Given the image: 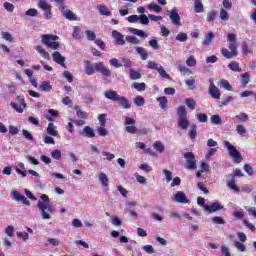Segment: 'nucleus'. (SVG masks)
<instances>
[{
	"instance_id": "nucleus-1",
	"label": "nucleus",
	"mask_w": 256,
	"mask_h": 256,
	"mask_svg": "<svg viewBox=\"0 0 256 256\" xmlns=\"http://www.w3.org/2000/svg\"><path fill=\"white\" fill-rule=\"evenodd\" d=\"M40 199L41 200L37 203L40 216L44 221H49L51 219V215H53V206L49 203V196L42 194Z\"/></svg>"
},
{
	"instance_id": "nucleus-2",
	"label": "nucleus",
	"mask_w": 256,
	"mask_h": 256,
	"mask_svg": "<svg viewBox=\"0 0 256 256\" xmlns=\"http://www.w3.org/2000/svg\"><path fill=\"white\" fill-rule=\"evenodd\" d=\"M227 39L229 41L228 48H222L221 49V55L225 57V59H233L234 57H237L239 55V52L237 51V35L233 33H229L227 35Z\"/></svg>"
},
{
	"instance_id": "nucleus-3",
	"label": "nucleus",
	"mask_w": 256,
	"mask_h": 256,
	"mask_svg": "<svg viewBox=\"0 0 256 256\" xmlns=\"http://www.w3.org/2000/svg\"><path fill=\"white\" fill-rule=\"evenodd\" d=\"M41 43L48 47V49H52L53 51H57L59 49L60 44L58 41L59 36L53 34H43L41 36Z\"/></svg>"
},
{
	"instance_id": "nucleus-4",
	"label": "nucleus",
	"mask_w": 256,
	"mask_h": 256,
	"mask_svg": "<svg viewBox=\"0 0 256 256\" xmlns=\"http://www.w3.org/2000/svg\"><path fill=\"white\" fill-rule=\"evenodd\" d=\"M177 115L178 127H180V129H183L184 131H187V129H189V119H187V109L185 108V106H179L177 110Z\"/></svg>"
},
{
	"instance_id": "nucleus-5",
	"label": "nucleus",
	"mask_w": 256,
	"mask_h": 256,
	"mask_svg": "<svg viewBox=\"0 0 256 256\" xmlns=\"http://www.w3.org/2000/svg\"><path fill=\"white\" fill-rule=\"evenodd\" d=\"M236 177H243V172L241 171V169H235L233 171V173L231 174V180H229L226 185L228 189H231L232 191H234L235 193H239V191H241V188H239V186H237V184H235L236 182Z\"/></svg>"
},
{
	"instance_id": "nucleus-6",
	"label": "nucleus",
	"mask_w": 256,
	"mask_h": 256,
	"mask_svg": "<svg viewBox=\"0 0 256 256\" xmlns=\"http://www.w3.org/2000/svg\"><path fill=\"white\" fill-rule=\"evenodd\" d=\"M224 147H226V149L229 152V155L232 157L234 161H237L238 163L242 161L243 158L241 157V153L237 151V148H235V146L231 145V142L225 140Z\"/></svg>"
},
{
	"instance_id": "nucleus-7",
	"label": "nucleus",
	"mask_w": 256,
	"mask_h": 256,
	"mask_svg": "<svg viewBox=\"0 0 256 256\" xmlns=\"http://www.w3.org/2000/svg\"><path fill=\"white\" fill-rule=\"evenodd\" d=\"M38 7L39 9H42V11H44L45 19L53 18V12H51V9H53V7L49 3H47L46 0H39Z\"/></svg>"
},
{
	"instance_id": "nucleus-8",
	"label": "nucleus",
	"mask_w": 256,
	"mask_h": 256,
	"mask_svg": "<svg viewBox=\"0 0 256 256\" xmlns=\"http://www.w3.org/2000/svg\"><path fill=\"white\" fill-rule=\"evenodd\" d=\"M184 159H186L185 168L189 170L197 169V161L195 160V155L192 152H185Z\"/></svg>"
},
{
	"instance_id": "nucleus-9",
	"label": "nucleus",
	"mask_w": 256,
	"mask_h": 256,
	"mask_svg": "<svg viewBox=\"0 0 256 256\" xmlns=\"http://www.w3.org/2000/svg\"><path fill=\"white\" fill-rule=\"evenodd\" d=\"M10 195H11L12 199H14V201H18V202L20 201L24 205H27V207H29L31 205V202H29V200H27V197H25L24 195H21V193H19V191L12 190L10 192Z\"/></svg>"
},
{
	"instance_id": "nucleus-10",
	"label": "nucleus",
	"mask_w": 256,
	"mask_h": 256,
	"mask_svg": "<svg viewBox=\"0 0 256 256\" xmlns=\"http://www.w3.org/2000/svg\"><path fill=\"white\" fill-rule=\"evenodd\" d=\"M168 15L173 25H181V16H179V10H177V8H172L170 11H168Z\"/></svg>"
},
{
	"instance_id": "nucleus-11",
	"label": "nucleus",
	"mask_w": 256,
	"mask_h": 256,
	"mask_svg": "<svg viewBox=\"0 0 256 256\" xmlns=\"http://www.w3.org/2000/svg\"><path fill=\"white\" fill-rule=\"evenodd\" d=\"M223 209V205L219 202H214L212 204L204 205V211L206 213H215L217 211H221Z\"/></svg>"
},
{
	"instance_id": "nucleus-12",
	"label": "nucleus",
	"mask_w": 256,
	"mask_h": 256,
	"mask_svg": "<svg viewBox=\"0 0 256 256\" xmlns=\"http://www.w3.org/2000/svg\"><path fill=\"white\" fill-rule=\"evenodd\" d=\"M172 199L173 201H175L176 203H189V199H187V195H185L183 192L178 191L176 193L172 194Z\"/></svg>"
},
{
	"instance_id": "nucleus-13",
	"label": "nucleus",
	"mask_w": 256,
	"mask_h": 256,
	"mask_svg": "<svg viewBox=\"0 0 256 256\" xmlns=\"http://www.w3.org/2000/svg\"><path fill=\"white\" fill-rule=\"evenodd\" d=\"M209 94L213 99H221V93L219 92V88L215 86L213 80L210 79V86H209Z\"/></svg>"
},
{
	"instance_id": "nucleus-14",
	"label": "nucleus",
	"mask_w": 256,
	"mask_h": 256,
	"mask_svg": "<svg viewBox=\"0 0 256 256\" xmlns=\"http://www.w3.org/2000/svg\"><path fill=\"white\" fill-rule=\"evenodd\" d=\"M104 97L115 103L119 100V97H121V95H119V93H117V91L115 90H106L104 92Z\"/></svg>"
},
{
	"instance_id": "nucleus-15",
	"label": "nucleus",
	"mask_w": 256,
	"mask_h": 256,
	"mask_svg": "<svg viewBox=\"0 0 256 256\" xmlns=\"http://www.w3.org/2000/svg\"><path fill=\"white\" fill-rule=\"evenodd\" d=\"M213 39H215V33H213V31H208L205 34V38L202 41V45L204 47H209V45H211V43H213Z\"/></svg>"
},
{
	"instance_id": "nucleus-16",
	"label": "nucleus",
	"mask_w": 256,
	"mask_h": 256,
	"mask_svg": "<svg viewBox=\"0 0 256 256\" xmlns=\"http://www.w3.org/2000/svg\"><path fill=\"white\" fill-rule=\"evenodd\" d=\"M10 107H12V109L17 111V113H23V109H25V107H27V104L25 103V99H21L20 104L11 102Z\"/></svg>"
},
{
	"instance_id": "nucleus-17",
	"label": "nucleus",
	"mask_w": 256,
	"mask_h": 256,
	"mask_svg": "<svg viewBox=\"0 0 256 256\" xmlns=\"http://www.w3.org/2000/svg\"><path fill=\"white\" fill-rule=\"evenodd\" d=\"M112 36L116 41V45H125V38L119 31L113 30Z\"/></svg>"
},
{
	"instance_id": "nucleus-18",
	"label": "nucleus",
	"mask_w": 256,
	"mask_h": 256,
	"mask_svg": "<svg viewBox=\"0 0 256 256\" xmlns=\"http://www.w3.org/2000/svg\"><path fill=\"white\" fill-rule=\"evenodd\" d=\"M52 59L58 65H65V57H63V55H61V53L59 51H55L52 54Z\"/></svg>"
},
{
	"instance_id": "nucleus-19",
	"label": "nucleus",
	"mask_w": 256,
	"mask_h": 256,
	"mask_svg": "<svg viewBox=\"0 0 256 256\" xmlns=\"http://www.w3.org/2000/svg\"><path fill=\"white\" fill-rule=\"evenodd\" d=\"M96 71L104 77H111V70L105 65H96Z\"/></svg>"
},
{
	"instance_id": "nucleus-20",
	"label": "nucleus",
	"mask_w": 256,
	"mask_h": 256,
	"mask_svg": "<svg viewBox=\"0 0 256 256\" xmlns=\"http://www.w3.org/2000/svg\"><path fill=\"white\" fill-rule=\"evenodd\" d=\"M116 102L120 105L122 109H131V104H129V100L124 96H120L118 98V101Z\"/></svg>"
},
{
	"instance_id": "nucleus-21",
	"label": "nucleus",
	"mask_w": 256,
	"mask_h": 256,
	"mask_svg": "<svg viewBox=\"0 0 256 256\" xmlns=\"http://www.w3.org/2000/svg\"><path fill=\"white\" fill-rule=\"evenodd\" d=\"M148 69H157L159 75H161L164 79H171V77H169V74H167L165 69H163V66L157 68V65H149Z\"/></svg>"
},
{
	"instance_id": "nucleus-22",
	"label": "nucleus",
	"mask_w": 256,
	"mask_h": 256,
	"mask_svg": "<svg viewBox=\"0 0 256 256\" xmlns=\"http://www.w3.org/2000/svg\"><path fill=\"white\" fill-rule=\"evenodd\" d=\"M35 50L37 51V53H39V55H41V57H43V59H47V60L51 59L49 52H47V50H45L43 46L38 45L35 47Z\"/></svg>"
},
{
	"instance_id": "nucleus-23",
	"label": "nucleus",
	"mask_w": 256,
	"mask_h": 256,
	"mask_svg": "<svg viewBox=\"0 0 256 256\" xmlns=\"http://www.w3.org/2000/svg\"><path fill=\"white\" fill-rule=\"evenodd\" d=\"M47 133L48 135H51L52 137H58L59 132L57 131V126L50 122L47 127Z\"/></svg>"
},
{
	"instance_id": "nucleus-24",
	"label": "nucleus",
	"mask_w": 256,
	"mask_h": 256,
	"mask_svg": "<svg viewBox=\"0 0 256 256\" xmlns=\"http://www.w3.org/2000/svg\"><path fill=\"white\" fill-rule=\"evenodd\" d=\"M194 11L195 13H203L205 11L203 2H201V0H194Z\"/></svg>"
},
{
	"instance_id": "nucleus-25",
	"label": "nucleus",
	"mask_w": 256,
	"mask_h": 256,
	"mask_svg": "<svg viewBox=\"0 0 256 256\" xmlns=\"http://www.w3.org/2000/svg\"><path fill=\"white\" fill-rule=\"evenodd\" d=\"M63 16L65 19H68V21H77V15H75V13H73L71 10L63 12Z\"/></svg>"
},
{
	"instance_id": "nucleus-26",
	"label": "nucleus",
	"mask_w": 256,
	"mask_h": 256,
	"mask_svg": "<svg viewBox=\"0 0 256 256\" xmlns=\"http://www.w3.org/2000/svg\"><path fill=\"white\" fill-rule=\"evenodd\" d=\"M189 138L194 141V139H197V125H192L188 131Z\"/></svg>"
},
{
	"instance_id": "nucleus-27",
	"label": "nucleus",
	"mask_w": 256,
	"mask_h": 256,
	"mask_svg": "<svg viewBox=\"0 0 256 256\" xmlns=\"http://www.w3.org/2000/svg\"><path fill=\"white\" fill-rule=\"evenodd\" d=\"M98 179L102 183L103 187H109V178L107 177V174L103 172L100 173Z\"/></svg>"
},
{
	"instance_id": "nucleus-28",
	"label": "nucleus",
	"mask_w": 256,
	"mask_h": 256,
	"mask_svg": "<svg viewBox=\"0 0 256 256\" xmlns=\"http://www.w3.org/2000/svg\"><path fill=\"white\" fill-rule=\"evenodd\" d=\"M136 51H137V53H139V55L143 61H147V58L149 57V55L147 54V50H145V48L137 47Z\"/></svg>"
},
{
	"instance_id": "nucleus-29",
	"label": "nucleus",
	"mask_w": 256,
	"mask_h": 256,
	"mask_svg": "<svg viewBox=\"0 0 256 256\" xmlns=\"http://www.w3.org/2000/svg\"><path fill=\"white\" fill-rule=\"evenodd\" d=\"M215 19H217V11L212 10L207 13L206 21L208 23H213V21H215Z\"/></svg>"
},
{
	"instance_id": "nucleus-30",
	"label": "nucleus",
	"mask_w": 256,
	"mask_h": 256,
	"mask_svg": "<svg viewBox=\"0 0 256 256\" xmlns=\"http://www.w3.org/2000/svg\"><path fill=\"white\" fill-rule=\"evenodd\" d=\"M153 147L158 153H163L165 151V145H163L161 141L154 142Z\"/></svg>"
},
{
	"instance_id": "nucleus-31",
	"label": "nucleus",
	"mask_w": 256,
	"mask_h": 256,
	"mask_svg": "<svg viewBox=\"0 0 256 256\" xmlns=\"http://www.w3.org/2000/svg\"><path fill=\"white\" fill-rule=\"evenodd\" d=\"M130 79L132 81H137V79H141V73L136 71L135 69H130Z\"/></svg>"
},
{
	"instance_id": "nucleus-32",
	"label": "nucleus",
	"mask_w": 256,
	"mask_h": 256,
	"mask_svg": "<svg viewBox=\"0 0 256 256\" xmlns=\"http://www.w3.org/2000/svg\"><path fill=\"white\" fill-rule=\"evenodd\" d=\"M185 105H187L188 109H191L193 111L197 105V102L193 98H187L185 100Z\"/></svg>"
},
{
	"instance_id": "nucleus-33",
	"label": "nucleus",
	"mask_w": 256,
	"mask_h": 256,
	"mask_svg": "<svg viewBox=\"0 0 256 256\" xmlns=\"http://www.w3.org/2000/svg\"><path fill=\"white\" fill-rule=\"evenodd\" d=\"M48 113L49 115L45 116V119H47V121H53V117H59V112H57L56 110L49 109Z\"/></svg>"
},
{
	"instance_id": "nucleus-34",
	"label": "nucleus",
	"mask_w": 256,
	"mask_h": 256,
	"mask_svg": "<svg viewBox=\"0 0 256 256\" xmlns=\"http://www.w3.org/2000/svg\"><path fill=\"white\" fill-rule=\"evenodd\" d=\"M83 132L86 135V137H90V138L95 137V131H93V128H91L89 126H85L83 128Z\"/></svg>"
},
{
	"instance_id": "nucleus-35",
	"label": "nucleus",
	"mask_w": 256,
	"mask_h": 256,
	"mask_svg": "<svg viewBox=\"0 0 256 256\" xmlns=\"http://www.w3.org/2000/svg\"><path fill=\"white\" fill-rule=\"evenodd\" d=\"M100 15H105L106 17H111V12L107 10V6L105 5H100L98 7Z\"/></svg>"
},
{
	"instance_id": "nucleus-36",
	"label": "nucleus",
	"mask_w": 256,
	"mask_h": 256,
	"mask_svg": "<svg viewBox=\"0 0 256 256\" xmlns=\"http://www.w3.org/2000/svg\"><path fill=\"white\" fill-rule=\"evenodd\" d=\"M72 37H74V39H81V27L79 26H75L73 28V33H72Z\"/></svg>"
},
{
	"instance_id": "nucleus-37",
	"label": "nucleus",
	"mask_w": 256,
	"mask_h": 256,
	"mask_svg": "<svg viewBox=\"0 0 256 256\" xmlns=\"http://www.w3.org/2000/svg\"><path fill=\"white\" fill-rule=\"evenodd\" d=\"M134 105H136V107H143V105H145V98L137 96L134 98Z\"/></svg>"
},
{
	"instance_id": "nucleus-38",
	"label": "nucleus",
	"mask_w": 256,
	"mask_h": 256,
	"mask_svg": "<svg viewBox=\"0 0 256 256\" xmlns=\"http://www.w3.org/2000/svg\"><path fill=\"white\" fill-rule=\"evenodd\" d=\"M236 131L238 133V135H241L242 137H245V135L247 134V129H245V126L238 124L236 126Z\"/></svg>"
},
{
	"instance_id": "nucleus-39",
	"label": "nucleus",
	"mask_w": 256,
	"mask_h": 256,
	"mask_svg": "<svg viewBox=\"0 0 256 256\" xmlns=\"http://www.w3.org/2000/svg\"><path fill=\"white\" fill-rule=\"evenodd\" d=\"M40 89L41 91L49 92L51 91V89H53V87L51 86V84H49V82L43 81L40 85Z\"/></svg>"
},
{
	"instance_id": "nucleus-40",
	"label": "nucleus",
	"mask_w": 256,
	"mask_h": 256,
	"mask_svg": "<svg viewBox=\"0 0 256 256\" xmlns=\"http://www.w3.org/2000/svg\"><path fill=\"white\" fill-rule=\"evenodd\" d=\"M133 89H136V91H145V83H139V82H135L132 84Z\"/></svg>"
},
{
	"instance_id": "nucleus-41",
	"label": "nucleus",
	"mask_w": 256,
	"mask_h": 256,
	"mask_svg": "<svg viewBox=\"0 0 256 256\" xmlns=\"http://www.w3.org/2000/svg\"><path fill=\"white\" fill-rule=\"evenodd\" d=\"M85 35H86L88 41H95V39H97V35L95 34V32H93L91 30H86Z\"/></svg>"
},
{
	"instance_id": "nucleus-42",
	"label": "nucleus",
	"mask_w": 256,
	"mask_h": 256,
	"mask_svg": "<svg viewBox=\"0 0 256 256\" xmlns=\"http://www.w3.org/2000/svg\"><path fill=\"white\" fill-rule=\"evenodd\" d=\"M84 71L86 75H93L95 71H97L96 66L94 67L93 65H86L84 68Z\"/></svg>"
},
{
	"instance_id": "nucleus-43",
	"label": "nucleus",
	"mask_w": 256,
	"mask_h": 256,
	"mask_svg": "<svg viewBox=\"0 0 256 256\" xmlns=\"http://www.w3.org/2000/svg\"><path fill=\"white\" fill-rule=\"evenodd\" d=\"M234 247H236V249L238 251H241L242 253H245V251H247V247L245 246V244L239 242V241H236L234 243Z\"/></svg>"
},
{
	"instance_id": "nucleus-44",
	"label": "nucleus",
	"mask_w": 256,
	"mask_h": 256,
	"mask_svg": "<svg viewBox=\"0 0 256 256\" xmlns=\"http://www.w3.org/2000/svg\"><path fill=\"white\" fill-rule=\"evenodd\" d=\"M131 33H133V35H137L138 37H147V34H145L143 30L137 28H132Z\"/></svg>"
},
{
	"instance_id": "nucleus-45",
	"label": "nucleus",
	"mask_w": 256,
	"mask_h": 256,
	"mask_svg": "<svg viewBox=\"0 0 256 256\" xmlns=\"http://www.w3.org/2000/svg\"><path fill=\"white\" fill-rule=\"evenodd\" d=\"M157 101L159 102L161 109H166V107H167V97H165V96L158 97Z\"/></svg>"
},
{
	"instance_id": "nucleus-46",
	"label": "nucleus",
	"mask_w": 256,
	"mask_h": 256,
	"mask_svg": "<svg viewBox=\"0 0 256 256\" xmlns=\"http://www.w3.org/2000/svg\"><path fill=\"white\" fill-rule=\"evenodd\" d=\"M3 7L6 9V11H8V13H13V11H15V5L10 2H5Z\"/></svg>"
},
{
	"instance_id": "nucleus-47",
	"label": "nucleus",
	"mask_w": 256,
	"mask_h": 256,
	"mask_svg": "<svg viewBox=\"0 0 256 256\" xmlns=\"http://www.w3.org/2000/svg\"><path fill=\"white\" fill-rule=\"evenodd\" d=\"M212 223L215 225H225V220L222 217L215 216L212 218Z\"/></svg>"
},
{
	"instance_id": "nucleus-48",
	"label": "nucleus",
	"mask_w": 256,
	"mask_h": 256,
	"mask_svg": "<svg viewBox=\"0 0 256 256\" xmlns=\"http://www.w3.org/2000/svg\"><path fill=\"white\" fill-rule=\"evenodd\" d=\"M163 174L165 175L167 183H171V181H173V173H171V171L165 169L163 170Z\"/></svg>"
},
{
	"instance_id": "nucleus-49",
	"label": "nucleus",
	"mask_w": 256,
	"mask_h": 256,
	"mask_svg": "<svg viewBox=\"0 0 256 256\" xmlns=\"http://www.w3.org/2000/svg\"><path fill=\"white\" fill-rule=\"evenodd\" d=\"M210 120L213 125H221V117L219 115H212Z\"/></svg>"
},
{
	"instance_id": "nucleus-50",
	"label": "nucleus",
	"mask_w": 256,
	"mask_h": 256,
	"mask_svg": "<svg viewBox=\"0 0 256 256\" xmlns=\"http://www.w3.org/2000/svg\"><path fill=\"white\" fill-rule=\"evenodd\" d=\"M220 19L222 21H229V13L225 9H221L220 11Z\"/></svg>"
},
{
	"instance_id": "nucleus-51",
	"label": "nucleus",
	"mask_w": 256,
	"mask_h": 256,
	"mask_svg": "<svg viewBox=\"0 0 256 256\" xmlns=\"http://www.w3.org/2000/svg\"><path fill=\"white\" fill-rule=\"evenodd\" d=\"M126 41L132 43L133 45H139V39L135 36H127Z\"/></svg>"
},
{
	"instance_id": "nucleus-52",
	"label": "nucleus",
	"mask_w": 256,
	"mask_h": 256,
	"mask_svg": "<svg viewBox=\"0 0 256 256\" xmlns=\"http://www.w3.org/2000/svg\"><path fill=\"white\" fill-rule=\"evenodd\" d=\"M139 21L141 25H149V17H147L145 14L139 16Z\"/></svg>"
},
{
	"instance_id": "nucleus-53",
	"label": "nucleus",
	"mask_w": 256,
	"mask_h": 256,
	"mask_svg": "<svg viewBox=\"0 0 256 256\" xmlns=\"http://www.w3.org/2000/svg\"><path fill=\"white\" fill-rule=\"evenodd\" d=\"M233 217H235L236 219H243V217H245V213L243 212V209L234 211Z\"/></svg>"
},
{
	"instance_id": "nucleus-54",
	"label": "nucleus",
	"mask_w": 256,
	"mask_h": 256,
	"mask_svg": "<svg viewBox=\"0 0 256 256\" xmlns=\"http://www.w3.org/2000/svg\"><path fill=\"white\" fill-rule=\"evenodd\" d=\"M242 53L244 55H249V53H251V48H249V45L247 44V42H243L242 44Z\"/></svg>"
},
{
	"instance_id": "nucleus-55",
	"label": "nucleus",
	"mask_w": 256,
	"mask_h": 256,
	"mask_svg": "<svg viewBox=\"0 0 256 256\" xmlns=\"http://www.w3.org/2000/svg\"><path fill=\"white\" fill-rule=\"evenodd\" d=\"M220 87H223V89H226L227 91H231V84H229V81L227 80L220 81Z\"/></svg>"
},
{
	"instance_id": "nucleus-56",
	"label": "nucleus",
	"mask_w": 256,
	"mask_h": 256,
	"mask_svg": "<svg viewBox=\"0 0 256 256\" xmlns=\"http://www.w3.org/2000/svg\"><path fill=\"white\" fill-rule=\"evenodd\" d=\"M235 117L239 121H243V122L248 121V119H249V116L246 113H243V112H241L240 114L236 115Z\"/></svg>"
},
{
	"instance_id": "nucleus-57",
	"label": "nucleus",
	"mask_w": 256,
	"mask_h": 256,
	"mask_svg": "<svg viewBox=\"0 0 256 256\" xmlns=\"http://www.w3.org/2000/svg\"><path fill=\"white\" fill-rule=\"evenodd\" d=\"M25 15H27L28 17H37V9L30 8L25 12Z\"/></svg>"
},
{
	"instance_id": "nucleus-58",
	"label": "nucleus",
	"mask_w": 256,
	"mask_h": 256,
	"mask_svg": "<svg viewBox=\"0 0 256 256\" xmlns=\"http://www.w3.org/2000/svg\"><path fill=\"white\" fill-rule=\"evenodd\" d=\"M51 157L56 159V161H59V159H61V150H53L51 152Z\"/></svg>"
},
{
	"instance_id": "nucleus-59",
	"label": "nucleus",
	"mask_w": 256,
	"mask_h": 256,
	"mask_svg": "<svg viewBox=\"0 0 256 256\" xmlns=\"http://www.w3.org/2000/svg\"><path fill=\"white\" fill-rule=\"evenodd\" d=\"M103 157H106L107 161H113L115 158V154H112L111 152L103 151L102 152Z\"/></svg>"
},
{
	"instance_id": "nucleus-60",
	"label": "nucleus",
	"mask_w": 256,
	"mask_h": 256,
	"mask_svg": "<svg viewBox=\"0 0 256 256\" xmlns=\"http://www.w3.org/2000/svg\"><path fill=\"white\" fill-rule=\"evenodd\" d=\"M16 236L23 239V241H27L29 239V233L27 232H17Z\"/></svg>"
},
{
	"instance_id": "nucleus-61",
	"label": "nucleus",
	"mask_w": 256,
	"mask_h": 256,
	"mask_svg": "<svg viewBox=\"0 0 256 256\" xmlns=\"http://www.w3.org/2000/svg\"><path fill=\"white\" fill-rule=\"evenodd\" d=\"M178 69L182 75H191V70L186 66H180Z\"/></svg>"
},
{
	"instance_id": "nucleus-62",
	"label": "nucleus",
	"mask_w": 256,
	"mask_h": 256,
	"mask_svg": "<svg viewBox=\"0 0 256 256\" xmlns=\"http://www.w3.org/2000/svg\"><path fill=\"white\" fill-rule=\"evenodd\" d=\"M2 38L5 39V41H13V36H11V33L9 32H2L1 33Z\"/></svg>"
},
{
	"instance_id": "nucleus-63",
	"label": "nucleus",
	"mask_w": 256,
	"mask_h": 256,
	"mask_svg": "<svg viewBox=\"0 0 256 256\" xmlns=\"http://www.w3.org/2000/svg\"><path fill=\"white\" fill-rule=\"evenodd\" d=\"M221 253L224 256H231V252H229V248L225 245L221 246Z\"/></svg>"
},
{
	"instance_id": "nucleus-64",
	"label": "nucleus",
	"mask_w": 256,
	"mask_h": 256,
	"mask_svg": "<svg viewBox=\"0 0 256 256\" xmlns=\"http://www.w3.org/2000/svg\"><path fill=\"white\" fill-rule=\"evenodd\" d=\"M245 209L249 215H252L253 217L256 218V208L255 207H247L246 206Z\"/></svg>"
}]
</instances>
